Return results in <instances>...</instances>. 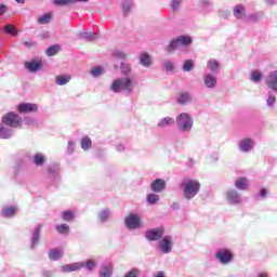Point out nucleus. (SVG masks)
<instances>
[{"instance_id": "nucleus-1", "label": "nucleus", "mask_w": 277, "mask_h": 277, "mask_svg": "<svg viewBox=\"0 0 277 277\" xmlns=\"http://www.w3.org/2000/svg\"><path fill=\"white\" fill-rule=\"evenodd\" d=\"M120 68L123 77L115 79L110 85V90L115 94L123 92L126 96H131L135 90V76H133V69L128 63H121Z\"/></svg>"}, {"instance_id": "nucleus-2", "label": "nucleus", "mask_w": 277, "mask_h": 277, "mask_svg": "<svg viewBox=\"0 0 277 277\" xmlns=\"http://www.w3.org/2000/svg\"><path fill=\"white\" fill-rule=\"evenodd\" d=\"M87 269V272H94L96 269V261L89 259L84 262H75L61 266L63 274H70V272H79V269Z\"/></svg>"}, {"instance_id": "nucleus-3", "label": "nucleus", "mask_w": 277, "mask_h": 277, "mask_svg": "<svg viewBox=\"0 0 277 277\" xmlns=\"http://www.w3.org/2000/svg\"><path fill=\"white\" fill-rule=\"evenodd\" d=\"M181 187L185 200H194V197L200 194V182L198 180H184Z\"/></svg>"}, {"instance_id": "nucleus-4", "label": "nucleus", "mask_w": 277, "mask_h": 277, "mask_svg": "<svg viewBox=\"0 0 277 277\" xmlns=\"http://www.w3.org/2000/svg\"><path fill=\"white\" fill-rule=\"evenodd\" d=\"M175 124L181 133H192L194 129V117L189 113H182L176 116Z\"/></svg>"}, {"instance_id": "nucleus-5", "label": "nucleus", "mask_w": 277, "mask_h": 277, "mask_svg": "<svg viewBox=\"0 0 277 277\" xmlns=\"http://www.w3.org/2000/svg\"><path fill=\"white\" fill-rule=\"evenodd\" d=\"M192 42H194V40L190 36L182 35L171 40L169 44L164 48V51H167V53H174V50L179 49V47H189Z\"/></svg>"}, {"instance_id": "nucleus-6", "label": "nucleus", "mask_w": 277, "mask_h": 277, "mask_svg": "<svg viewBox=\"0 0 277 277\" xmlns=\"http://www.w3.org/2000/svg\"><path fill=\"white\" fill-rule=\"evenodd\" d=\"M214 259L220 265H230L235 261V254L230 249L221 248L215 251Z\"/></svg>"}, {"instance_id": "nucleus-7", "label": "nucleus", "mask_w": 277, "mask_h": 277, "mask_svg": "<svg viewBox=\"0 0 277 277\" xmlns=\"http://www.w3.org/2000/svg\"><path fill=\"white\" fill-rule=\"evenodd\" d=\"M2 124L11 129H18L23 127V118L16 113H8L2 117Z\"/></svg>"}, {"instance_id": "nucleus-8", "label": "nucleus", "mask_w": 277, "mask_h": 277, "mask_svg": "<svg viewBox=\"0 0 277 277\" xmlns=\"http://www.w3.org/2000/svg\"><path fill=\"white\" fill-rule=\"evenodd\" d=\"M124 226L128 230H137V228H142V216L137 213H130L124 219Z\"/></svg>"}, {"instance_id": "nucleus-9", "label": "nucleus", "mask_w": 277, "mask_h": 277, "mask_svg": "<svg viewBox=\"0 0 277 277\" xmlns=\"http://www.w3.org/2000/svg\"><path fill=\"white\" fill-rule=\"evenodd\" d=\"M173 248H174V242L172 241L171 236H163L158 241V250L161 252V254H170Z\"/></svg>"}, {"instance_id": "nucleus-10", "label": "nucleus", "mask_w": 277, "mask_h": 277, "mask_svg": "<svg viewBox=\"0 0 277 277\" xmlns=\"http://www.w3.org/2000/svg\"><path fill=\"white\" fill-rule=\"evenodd\" d=\"M225 198L228 202V205H241L242 199H241V194L239 193V190H237V188H229L226 190L225 193Z\"/></svg>"}, {"instance_id": "nucleus-11", "label": "nucleus", "mask_w": 277, "mask_h": 277, "mask_svg": "<svg viewBox=\"0 0 277 277\" xmlns=\"http://www.w3.org/2000/svg\"><path fill=\"white\" fill-rule=\"evenodd\" d=\"M62 169L58 164H50L47 167V176L53 183H60Z\"/></svg>"}, {"instance_id": "nucleus-12", "label": "nucleus", "mask_w": 277, "mask_h": 277, "mask_svg": "<svg viewBox=\"0 0 277 277\" xmlns=\"http://www.w3.org/2000/svg\"><path fill=\"white\" fill-rule=\"evenodd\" d=\"M256 146V142L253 138L246 137L239 141L238 148L240 153H252Z\"/></svg>"}, {"instance_id": "nucleus-13", "label": "nucleus", "mask_w": 277, "mask_h": 277, "mask_svg": "<svg viewBox=\"0 0 277 277\" xmlns=\"http://www.w3.org/2000/svg\"><path fill=\"white\" fill-rule=\"evenodd\" d=\"M39 106L34 103H21L17 105L18 114H38Z\"/></svg>"}, {"instance_id": "nucleus-14", "label": "nucleus", "mask_w": 277, "mask_h": 277, "mask_svg": "<svg viewBox=\"0 0 277 277\" xmlns=\"http://www.w3.org/2000/svg\"><path fill=\"white\" fill-rule=\"evenodd\" d=\"M163 235V228H153L145 232V237L148 241H160Z\"/></svg>"}, {"instance_id": "nucleus-15", "label": "nucleus", "mask_w": 277, "mask_h": 277, "mask_svg": "<svg viewBox=\"0 0 277 277\" xmlns=\"http://www.w3.org/2000/svg\"><path fill=\"white\" fill-rule=\"evenodd\" d=\"M168 184L166 183V180L163 179H156L150 183V189L154 192V194H161V192H166V187Z\"/></svg>"}, {"instance_id": "nucleus-16", "label": "nucleus", "mask_w": 277, "mask_h": 277, "mask_svg": "<svg viewBox=\"0 0 277 277\" xmlns=\"http://www.w3.org/2000/svg\"><path fill=\"white\" fill-rule=\"evenodd\" d=\"M42 233V225H38L34 228L30 238V247L32 250H36L37 246H40V235Z\"/></svg>"}, {"instance_id": "nucleus-17", "label": "nucleus", "mask_w": 277, "mask_h": 277, "mask_svg": "<svg viewBox=\"0 0 277 277\" xmlns=\"http://www.w3.org/2000/svg\"><path fill=\"white\" fill-rule=\"evenodd\" d=\"M234 186L238 192H248L250 189V180L246 176L236 179Z\"/></svg>"}, {"instance_id": "nucleus-18", "label": "nucleus", "mask_w": 277, "mask_h": 277, "mask_svg": "<svg viewBox=\"0 0 277 277\" xmlns=\"http://www.w3.org/2000/svg\"><path fill=\"white\" fill-rule=\"evenodd\" d=\"M203 85L208 88V90H215V88H217V78L211 72L206 74L203 76Z\"/></svg>"}, {"instance_id": "nucleus-19", "label": "nucleus", "mask_w": 277, "mask_h": 277, "mask_svg": "<svg viewBox=\"0 0 277 277\" xmlns=\"http://www.w3.org/2000/svg\"><path fill=\"white\" fill-rule=\"evenodd\" d=\"M207 68L212 75H220V72H222V65L215 58H211L207 62Z\"/></svg>"}, {"instance_id": "nucleus-20", "label": "nucleus", "mask_w": 277, "mask_h": 277, "mask_svg": "<svg viewBox=\"0 0 277 277\" xmlns=\"http://www.w3.org/2000/svg\"><path fill=\"white\" fill-rule=\"evenodd\" d=\"M24 66L28 72H38L42 68V61L32 60L26 62Z\"/></svg>"}, {"instance_id": "nucleus-21", "label": "nucleus", "mask_w": 277, "mask_h": 277, "mask_svg": "<svg viewBox=\"0 0 277 277\" xmlns=\"http://www.w3.org/2000/svg\"><path fill=\"white\" fill-rule=\"evenodd\" d=\"M111 219V210L109 208L102 209L97 213V220L101 222V224H107L109 220Z\"/></svg>"}, {"instance_id": "nucleus-22", "label": "nucleus", "mask_w": 277, "mask_h": 277, "mask_svg": "<svg viewBox=\"0 0 277 277\" xmlns=\"http://www.w3.org/2000/svg\"><path fill=\"white\" fill-rule=\"evenodd\" d=\"M114 276V265L103 264L100 268L98 277H111Z\"/></svg>"}, {"instance_id": "nucleus-23", "label": "nucleus", "mask_w": 277, "mask_h": 277, "mask_svg": "<svg viewBox=\"0 0 277 277\" xmlns=\"http://www.w3.org/2000/svg\"><path fill=\"white\" fill-rule=\"evenodd\" d=\"M175 119L172 117H164L160 119L157 123L158 129H168L169 127H174Z\"/></svg>"}, {"instance_id": "nucleus-24", "label": "nucleus", "mask_w": 277, "mask_h": 277, "mask_svg": "<svg viewBox=\"0 0 277 277\" xmlns=\"http://www.w3.org/2000/svg\"><path fill=\"white\" fill-rule=\"evenodd\" d=\"M233 14L235 18L243 21V18H246V6H243L242 4L235 5L233 9Z\"/></svg>"}, {"instance_id": "nucleus-25", "label": "nucleus", "mask_w": 277, "mask_h": 277, "mask_svg": "<svg viewBox=\"0 0 277 277\" xmlns=\"http://www.w3.org/2000/svg\"><path fill=\"white\" fill-rule=\"evenodd\" d=\"M79 38H81V40H85L87 42H92L98 38V35L92 31H81L79 32Z\"/></svg>"}, {"instance_id": "nucleus-26", "label": "nucleus", "mask_w": 277, "mask_h": 277, "mask_svg": "<svg viewBox=\"0 0 277 277\" xmlns=\"http://www.w3.org/2000/svg\"><path fill=\"white\" fill-rule=\"evenodd\" d=\"M32 163H35V166H37V168H42V166H44V163H47V156H44V154H36L32 157Z\"/></svg>"}, {"instance_id": "nucleus-27", "label": "nucleus", "mask_w": 277, "mask_h": 277, "mask_svg": "<svg viewBox=\"0 0 277 277\" xmlns=\"http://www.w3.org/2000/svg\"><path fill=\"white\" fill-rule=\"evenodd\" d=\"M140 64L141 66H144V68H148L153 64V58L150 57V54L143 52L140 56Z\"/></svg>"}, {"instance_id": "nucleus-28", "label": "nucleus", "mask_w": 277, "mask_h": 277, "mask_svg": "<svg viewBox=\"0 0 277 277\" xmlns=\"http://www.w3.org/2000/svg\"><path fill=\"white\" fill-rule=\"evenodd\" d=\"M61 219L63 220V222H67L68 224H70L76 219V215L72 210H65L61 212Z\"/></svg>"}, {"instance_id": "nucleus-29", "label": "nucleus", "mask_w": 277, "mask_h": 277, "mask_svg": "<svg viewBox=\"0 0 277 277\" xmlns=\"http://www.w3.org/2000/svg\"><path fill=\"white\" fill-rule=\"evenodd\" d=\"M12 135H13L12 129L4 128L3 123H0V140H10Z\"/></svg>"}, {"instance_id": "nucleus-30", "label": "nucleus", "mask_w": 277, "mask_h": 277, "mask_svg": "<svg viewBox=\"0 0 277 277\" xmlns=\"http://www.w3.org/2000/svg\"><path fill=\"white\" fill-rule=\"evenodd\" d=\"M64 256V251L60 249H52L49 252V260L50 261H60Z\"/></svg>"}, {"instance_id": "nucleus-31", "label": "nucleus", "mask_w": 277, "mask_h": 277, "mask_svg": "<svg viewBox=\"0 0 277 277\" xmlns=\"http://www.w3.org/2000/svg\"><path fill=\"white\" fill-rule=\"evenodd\" d=\"M179 105H187L188 103H192V94L184 92L181 93L177 97Z\"/></svg>"}, {"instance_id": "nucleus-32", "label": "nucleus", "mask_w": 277, "mask_h": 277, "mask_svg": "<svg viewBox=\"0 0 277 277\" xmlns=\"http://www.w3.org/2000/svg\"><path fill=\"white\" fill-rule=\"evenodd\" d=\"M2 217H14L16 215V207H4L1 211Z\"/></svg>"}, {"instance_id": "nucleus-33", "label": "nucleus", "mask_w": 277, "mask_h": 277, "mask_svg": "<svg viewBox=\"0 0 277 277\" xmlns=\"http://www.w3.org/2000/svg\"><path fill=\"white\" fill-rule=\"evenodd\" d=\"M70 75H60L55 77V83L56 85H67V83H70Z\"/></svg>"}, {"instance_id": "nucleus-34", "label": "nucleus", "mask_w": 277, "mask_h": 277, "mask_svg": "<svg viewBox=\"0 0 277 277\" xmlns=\"http://www.w3.org/2000/svg\"><path fill=\"white\" fill-rule=\"evenodd\" d=\"M51 21H53V14L45 13L38 17L37 23L39 25H49V23H51Z\"/></svg>"}, {"instance_id": "nucleus-35", "label": "nucleus", "mask_w": 277, "mask_h": 277, "mask_svg": "<svg viewBox=\"0 0 277 277\" xmlns=\"http://www.w3.org/2000/svg\"><path fill=\"white\" fill-rule=\"evenodd\" d=\"M80 146L84 151L90 150V148H92V138H90V136L82 137L80 141Z\"/></svg>"}, {"instance_id": "nucleus-36", "label": "nucleus", "mask_w": 277, "mask_h": 277, "mask_svg": "<svg viewBox=\"0 0 277 277\" xmlns=\"http://www.w3.org/2000/svg\"><path fill=\"white\" fill-rule=\"evenodd\" d=\"M56 230L60 235H70V226L66 223L56 225Z\"/></svg>"}, {"instance_id": "nucleus-37", "label": "nucleus", "mask_w": 277, "mask_h": 277, "mask_svg": "<svg viewBox=\"0 0 277 277\" xmlns=\"http://www.w3.org/2000/svg\"><path fill=\"white\" fill-rule=\"evenodd\" d=\"M160 197L159 195H157V193H150L149 195H147V202L148 205L155 206L157 205V202H159Z\"/></svg>"}, {"instance_id": "nucleus-38", "label": "nucleus", "mask_w": 277, "mask_h": 277, "mask_svg": "<svg viewBox=\"0 0 277 277\" xmlns=\"http://www.w3.org/2000/svg\"><path fill=\"white\" fill-rule=\"evenodd\" d=\"M266 105H267V107H269V109H274V105H276V94L268 92Z\"/></svg>"}, {"instance_id": "nucleus-39", "label": "nucleus", "mask_w": 277, "mask_h": 277, "mask_svg": "<svg viewBox=\"0 0 277 277\" xmlns=\"http://www.w3.org/2000/svg\"><path fill=\"white\" fill-rule=\"evenodd\" d=\"M60 53V45L55 44L47 49V55L49 57H53V55H57Z\"/></svg>"}, {"instance_id": "nucleus-40", "label": "nucleus", "mask_w": 277, "mask_h": 277, "mask_svg": "<svg viewBox=\"0 0 277 277\" xmlns=\"http://www.w3.org/2000/svg\"><path fill=\"white\" fill-rule=\"evenodd\" d=\"M182 70L184 72H192V70H194V61H192V60L185 61L184 65L182 67Z\"/></svg>"}, {"instance_id": "nucleus-41", "label": "nucleus", "mask_w": 277, "mask_h": 277, "mask_svg": "<svg viewBox=\"0 0 277 277\" xmlns=\"http://www.w3.org/2000/svg\"><path fill=\"white\" fill-rule=\"evenodd\" d=\"M132 8H133V1H131V0L124 1L122 4L123 15L127 16V14H129V12H131Z\"/></svg>"}, {"instance_id": "nucleus-42", "label": "nucleus", "mask_w": 277, "mask_h": 277, "mask_svg": "<svg viewBox=\"0 0 277 277\" xmlns=\"http://www.w3.org/2000/svg\"><path fill=\"white\" fill-rule=\"evenodd\" d=\"M162 66L167 72L174 71V63L170 60L163 61Z\"/></svg>"}, {"instance_id": "nucleus-43", "label": "nucleus", "mask_w": 277, "mask_h": 277, "mask_svg": "<svg viewBox=\"0 0 277 277\" xmlns=\"http://www.w3.org/2000/svg\"><path fill=\"white\" fill-rule=\"evenodd\" d=\"M90 72H91L92 77H94L96 79V78L101 77L104 71H103V67L97 66V67L92 68Z\"/></svg>"}, {"instance_id": "nucleus-44", "label": "nucleus", "mask_w": 277, "mask_h": 277, "mask_svg": "<svg viewBox=\"0 0 277 277\" xmlns=\"http://www.w3.org/2000/svg\"><path fill=\"white\" fill-rule=\"evenodd\" d=\"M261 79H263V74H261V71L251 72V80L253 83H259Z\"/></svg>"}, {"instance_id": "nucleus-45", "label": "nucleus", "mask_w": 277, "mask_h": 277, "mask_svg": "<svg viewBox=\"0 0 277 277\" xmlns=\"http://www.w3.org/2000/svg\"><path fill=\"white\" fill-rule=\"evenodd\" d=\"M24 123L28 127H36V124H38V121L34 117H25Z\"/></svg>"}, {"instance_id": "nucleus-46", "label": "nucleus", "mask_w": 277, "mask_h": 277, "mask_svg": "<svg viewBox=\"0 0 277 277\" xmlns=\"http://www.w3.org/2000/svg\"><path fill=\"white\" fill-rule=\"evenodd\" d=\"M137 276H140V269L132 268L128 273H126L123 277H137Z\"/></svg>"}, {"instance_id": "nucleus-47", "label": "nucleus", "mask_w": 277, "mask_h": 277, "mask_svg": "<svg viewBox=\"0 0 277 277\" xmlns=\"http://www.w3.org/2000/svg\"><path fill=\"white\" fill-rule=\"evenodd\" d=\"M75 148H76L75 141H68V143H67L68 155H72V153H75Z\"/></svg>"}, {"instance_id": "nucleus-48", "label": "nucleus", "mask_w": 277, "mask_h": 277, "mask_svg": "<svg viewBox=\"0 0 277 277\" xmlns=\"http://www.w3.org/2000/svg\"><path fill=\"white\" fill-rule=\"evenodd\" d=\"M4 31L6 34H11V36H16V28L12 25H5L4 26Z\"/></svg>"}, {"instance_id": "nucleus-49", "label": "nucleus", "mask_w": 277, "mask_h": 277, "mask_svg": "<svg viewBox=\"0 0 277 277\" xmlns=\"http://www.w3.org/2000/svg\"><path fill=\"white\" fill-rule=\"evenodd\" d=\"M75 0H54V5H70Z\"/></svg>"}, {"instance_id": "nucleus-50", "label": "nucleus", "mask_w": 277, "mask_h": 277, "mask_svg": "<svg viewBox=\"0 0 277 277\" xmlns=\"http://www.w3.org/2000/svg\"><path fill=\"white\" fill-rule=\"evenodd\" d=\"M217 14H219L220 18L226 19V18H229L230 11H228V10H220Z\"/></svg>"}, {"instance_id": "nucleus-51", "label": "nucleus", "mask_w": 277, "mask_h": 277, "mask_svg": "<svg viewBox=\"0 0 277 277\" xmlns=\"http://www.w3.org/2000/svg\"><path fill=\"white\" fill-rule=\"evenodd\" d=\"M113 55L114 57H118V60H127V54L122 51H115Z\"/></svg>"}, {"instance_id": "nucleus-52", "label": "nucleus", "mask_w": 277, "mask_h": 277, "mask_svg": "<svg viewBox=\"0 0 277 277\" xmlns=\"http://www.w3.org/2000/svg\"><path fill=\"white\" fill-rule=\"evenodd\" d=\"M180 5H181V0H172L171 8H172L173 12H176V10H179Z\"/></svg>"}, {"instance_id": "nucleus-53", "label": "nucleus", "mask_w": 277, "mask_h": 277, "mask_svg": "<svg viewBox=\"0 0 277 277\" xmlns=\"http://www.w3.org/2000/svg\"><path fill=\"white\" fill-rule=\"evenodd\" d=\"M116 150L117 153H124V150H127V147L124 146V144L119 143L116 145Z\"/></svg>"}, {"instance_id": "nucleus-54", "label": "nucleus", "mask_w": 277, "mask_h": 277, "mask_svg": "<svg viewBox=\"0 0 277 277\" xmlns=\"http://www.w3.org/2000/svg\"><path fill=\"white\" fill-rule=\"evenodd\" d=\"M201 5H202V8H211V5H213V1L212 0H201Z\"/></svg>"}, {"instance_id": "nucleus-55", "label": "nucleus", "mask_w": 277, "mask_h": 277, "mask_svg": "<svg viewBox=\"0 0 277 277\" xmlns=\"http://www.w3.org/2000/svg\"><path fill=\"white\" fill-rule=\"evenodd\" d=\"M260 19H261L260 13H254L249 16V21H260Z\"/></svg>"}, {"instance_id": "nucleus-56", "label": "nucleus", "mask_w": 277, "mask_h": 277, "mask_svg": "<svg viewBox=\"0 0 277 277\" xmlns=\"http://www.w3.org/2000/svg\"><path fill=\"white\" fill-rule=\"evenodd\" d=\"M8 12V5L5 4H0V16H3Z\"/></svg>"}, {"instance_id": "nucleus-57", "label": "nucleus", "mask_w": 277, "mask_h": 277, "mask_svg": "<svg viewBox=\"0 0 277 277\" xmlns=\"http://www.w3.org/2000/svg\"><path fill=\"white\" fill-rule=\"evenodd\" d=\"M171 209H173V211H179V209H181V205L177 201H174L171 205Z\"/></svg>"}, {"instance_id": "nucleus-58", "label": "nucleus", "mask_w": 277, "mask_h": 277, "mask_svg": "<svg viewBox=\"0 0 277 277\" xmlns=\"http://www.w3.org/2000/svg\"><path fill=\"white\" fill-rule=\"evenodd\" d=\"M42 277H53V273L51 271H42Z\"/></svg>"}, {"instance_id": "nucleus-59", "label": "nucleus", "mask_w": 277, "mask_h": 277, "mask_svg": "<svg viewBox=\"0 0 277 277\" xmlns=\"http://www.w3.org/2000/svg\"><path fill=\"white\" fill-rule=\"evenodd\" d=\"M259 196L261 198H265V196H267V189L265 188L260 189Z\"/></svg>"}, {"instance_id": "nucleus-60", "label": "nucleus", "mask_w": 277, "mask_h": 277, "mask_svg": "<svg viewBox=\"0 0 277 277\" xmlns=\"http://www.w3.org/2000/svg\"><path fill=\"white\" fill-rule=\"evenodd\" d=\"M264 3H266V5H276L277 4V0H263Z\"/></svg>"}, {"instance_id": "nucleus-61", "label": "nucleus", "mask_w": 277, "mask_h": 277, "mask_svg": "<svg viewBox=\"0 0 277 277\" xmlns=\"http://www.w3.org/2000/svg\"><path fill=\"white\" fill-rule=\"evenodd\" d=\"M24 47H27V49H31V47H34V42L25 41Z\"/></svg>"}, {"instance_id": "nucleus-62", "label": "nucleus", "mask_w": 277, "mask_h": 277, "mask_svg": "<svg viewBox=\"0 0 277 277\" xmlns=\"http://www.w3.org/2000/svg\"><path fill=\"white\" fill-rule=\"evenodd\" d=\"M155 277H166V273L163 271H159Z\"/></svg>"}, {"instance_id": "nucleus-63", "label": "nucleus", "mask_w": 277, "mask_h": 277, "mask_svg": "<svg viewBox=\"0 0 277 277\" xmlns=\"http://www.w3.org/2000/svg\"><path fill=\"white\" fill-rule=\"evenodd\" d=\"M258 277H269V276L267 275V273H260L258 274Z\"/></svg>"}, {"instance_id": "nucleus-64", "label": "nucleus", "mask_w": 277, "mask_h": 277, "mask_svg": "<svg viewBox=\"0 0 277 277\" xmlns=\"http://www.w3.org/2000/svg\"><path fill=\"white\" fill-rule=\"evenodd\" d=\"M16 1V3H25V0H15Z\"/></svg>"}]
</instances>
